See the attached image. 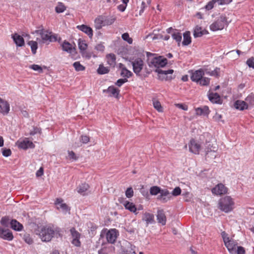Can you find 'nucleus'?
<instances>
[{
    "label": "nucleus",
    "mask_w": 254,
    "mask_h": 254,
    "mask_svg": "<svg viewBox=\"0 0 254 254\" xmlns=\"http://www.w3.org/2000/svg\"><path fill=\"white\" fill-rule=\"evenodd\" d=\"M60 230L53 226H40L35 230L36 235H38L43 242H48L56 235L59 234Z\"/></svg>",
    "instance_id": "obj_1"
},
{
    "label": "nucleus",
    "mask_w": 254,
    "mask_h": 254,
    "mask_svg": "<svg viewBox=\"0 0 254 254\" xmlns=\"http://www.w3.org/2000/svg\"><path fill=\"white\" fill-rule=\"evenodd\" d=\"M146 58L147 64H167V58L161 56H158L156 54H152L149 52H146ZM145 56L144 54H140L138 57L131 64H141L144 62Z\"/></svg>",
    "instance_id": "obj_2"
},
{
    "label": "nucleus",
    "mask_w": 254,
    "mask_h": 254,
    "mask_svg": "<svg viewBox=\"0 0 254 254\" xmlns=\"http://www.w3.org/2000/svg\"><path fill=\"white\" fill-rule=\"evenodd\" d=\"M218 208L221 211L229 213L235 208V201L230 196H225L221 198L218 201Z\"/></svg>",
    "instance_id": "obj_3"
},
{
    "label": "nucleus",
    "mask_w": 254,
    "mask_h": 254,
    "mask_svg": "<svg viewBox=\"0 0 254 254\" xmlns=\"http://www.w3.org/2000/svg\"><path fill=\"white\" fill-rule=\"evenodd\" d=\"M116 20L114 16L98 15L94 20V26L96 29H101L103 27L113 24Z\"/></svg>",
    "instance_id": "obj_4"
},
{
    "label": "nucleus",
    "mask_w": 254,
    "mask_h": 254,
    "mask_svg": "<svg viewBox=\"0 0 254 254\" xmlns=\"http://www.w3.org/2000/svg\"><path fill=\"white\" fill-rule=\"evenodd\" d=\"M149 65H151V64ZM153 65L156 67L155 72L158 73L160 80H170L173 79L171 74L174 72V70L171 69H165L166 64H151V65Z\"/></svg>",
    "instance_id": "obj_5"
},
{
    "label": "nucleus",
    "mask_w": 254,
    "mask_h": 254,
    "mask_svg": "<svg viewBox=\"0 0 254 254\" xmlns=\"http://www.w3.org/2000/svg\"><path fill=\"white\" fill-rule=\"evenodd\" d=\"M221 236L223 238L224 245L229 252L232 254H236V246L238 245L237 242L232 239H230L228 236V234L224 231L221 233Z\"/></svg>",
    "instance_id": "obj_6"
},
{
    "label": "nucleus",
    "mask_w": 254,
    "mask_h": 254,
    "mask_svg": "<svg viewBox=\"0 0 254 254\" xmlns=\"http://www.w3.org/2000/svg\"><path fill=\"white\" fill-rule=\"evenodd\" d=\"M227 24V18L224 14H222L210 25V29L213 31L221 30Z\"/></svg>",
    "instance_id": "obj_7"
},
{
    "label": "nucleus",
    "mask_w": 254,
    "mask_h": 254,
    "mask_svg": "<svg viewBox=\"0 0 254 254\" xmlns=\"http://www.w3.org/2000/svg\"><path fill=\"white\" fill-rule=\"evenodd\" d=\"M16 145L18 148L24 150L35 147L34 143L28 138H24L23 139L18 140L16 142Z\"/></svg>",
    "instance_id": "obj_8"
},
{
    "label": "nucleus",
    "mask_w": 254,
    "mask_h": 254,
    "mask_svg": "<svg viewBox=\"0 0 254 254\" xmlns=\"http://www.w3.org/2000/svg\"><path fill=\"white\" fill-rule=\"evenodd\" d=\"M122 251L123 254H136L135 247L129 242L124 241L121 244Z\"/></svg>",
    "instance_id": "obj_9"
},
{
    "label": "nucleus",
    "mask_w": 254,
    "mask_h": 254,
    "mask_svg": "<svg viewBox=\"0 0 254 254\" xmlns=\"http://www.w3.org/2000/svg\"><path fill=\"white\" fill-rule=\"evenodd\" d=\"M34 33H36L41 36L42 42L45 43L47 41L52 42L53 36L51 32L48 31L45 29H40L36 30Z\"/></svg>",
    "instance_id": "obj_10"
},
{
    "label": "nucleus",
    "mask_w": 254,
    "mask_h": 254,
    "mask_svg": "<svg viewBox=\"0 0 254 254\" xmlns=\"http://www.w3.org/2000/svg\"><path fill=\"white\" fill-rule=\"evenodd\" d=\"M211 191L215 195H222L227 193V188L223 184L220 183L214 187Z\"/></svg>",
    "instance_id": "obj_11"
},
{
    "label": "nucleus",
    "mask_w": 254,
    "mask_h": 254,
    "mask_svg": "<svg viewBox=\"0 0 254 254\" xmlns=\"http://www.w3.org/2000/svg\"><path fill=\"white\" fill-rule=\"evenodd\" d=\"M189 147L190 151L195 154H198L201 148L200 145L194 139L190 140Z\"/></svg>",
    "instance_id": "obj_12"
},
{
    "label": "nucleus",
    "mask_w": 254,
    "mask_h": 254,
    "mask_svg": "<svg viewBox=\"0 0 254 254\" xmlns=\"http://www.w3.org/2000/svg\"><path fill=\"white\" fill-rule=\"evenodd\" d=\"M118 231L115 229H112L109 230L106 233V239L107 241L111 243H114L118 236Z\"/></svg>",
    "instance_id": "obj_13"
},
{
    "label": "nucleus",
    "mask_w": 254,
    "mask_h": 254,
    "mask_svg": "<svg viewBox=\"0 0 254 254\" xmlns=\"http://www.w3.org/2000/svg\"><path fill=\"white\" fill-rule=\"evenodd\" d=\"M171 198V194L166 189L162 190L157 197V199L163 203L167 202Z\"/></svg>",
    "instance_id": "obj_14"
},
{
    "label": "nucleus",
    "mask_w": 254,
    "mask_h": 254,
    "mask_svg": "<svg viewBox=\"0 0 254 254\" xmlns=\"http://www.w3.org/2000/svg\"><path fill=\"white\" fill-rule=\"evenodd\" d=\"M0 237L7 241H11L13 238L12 234L9 230L5 229L1 227H0Z\"/></svg>",
    "instance_id": "obj_15"
},
{
    "label": "nucleus",
    "mask_w": 254,
    "mask_h": 254,
    "mask_svg": "<svg viewBox=\"0 0 254 254\" xmlns=\"http://www.w3.org/2000/svg\"><path fill=\"white\" fill-rule=\"evenodd\" d=\"M55 205L58 210L64 213H66L69 210L67 205L64 202V200L61 198L57 199Z\"/></svg>",
    "instance_id": "obj_16"
},
{
    "label": "nucleus",
    "mask_w": 254,
    "mask_h": 254,
    "mask_svg": "<svg viewBox=\"0 0 254 254\" xmlns=\"http://www.w3.org/2000/svg\"><path fill=\"white\" fill-rule=\"evenodd\" d=\"M62 46L64 51L67 52L72 55H74L76 54V49L74 46L69 42L64 41L63 42Z\"/></svg>",
    "instance_id": "obj_17"
},
{
    "label": "nucleus",
    "mask_w": 254,
    "mask_h": 254,
    "mask_svg": "<svg viewBox=\"0 0 254 254\" xmlns=\"http://www.w3.org/2000/svg\"><path fill=\"white\" fill-rule=\"evenodd\" d=\"M9 111V104L6 101L0 98V113L5 115L8 113Z\"/></svg>",
    "instance_id": "obj_18"
},
{
    "label": "nucleus",
    "mask_w": 254,
    "mask_h": 254,
    "mask_svg": "<svg viewBox=\"0 0 254 254\" xmlns=\"http://www.w3.org/2000/svg\"><path fill=\"white\" fill-rule=\"evenodd\" d=\"M205 72V69H200L199 70H195L194 72L192 73V75L190 77L191 79L193 81L198 82V81L202 77Z\"/></svg>",
    "instance_id": "obj_19"
},
{
    "label": "nucleus",
    "mask_w": 254,
    "mask_h": 254,
    "mask_svg": "<svg viewBox=\"0 0 254 254\" xmlns=\"http://www.w3.org/2000/svg\"><path fill=\"white\" fill-rule=\"evenodd\" d=\"M14 43L17 46L21 47L24 45V40L22 36L17 33L12 35Z\"/></svg>",
    "instance_id": "obj_20"
},
{
    "label": "nucleus",
    "mask_w": 254,
    "mask_h": 254,
    "mask_svg": "<svg viewBox=\"0 0 254 254\" xmlns=\"http://www.w3.org/2000/svg\"><path fill=\"white\" fill-rule=\"evenodd\" d=\"M234 107L240 111H243L248 108V105L245 101L242 100H237L234 104Z\"/></svg>",
    "instance_id": "obj_21"
},
{
    "label": "nucleus",
    "mask_w": 254,
    "mask_h": 254,
    "mask_svg": "<svg viewBox=\"0 0 254 254\" xmlns=\"http://www.w3.org/2000/svg\"><path fill=\"white\" fill-rule=\"evenodd\" d=\"M157 219L158 223H161L162 225L166 224V217L163 210H160L158 211Z\"/></svg>",
    "instance_id": "obj_22"
},
{
    "label": "nucleus",
    "mask_w": 254,
    "mask_h": 254,
    "mask_svg": "<svg viewBox=\"0 0 254 254\" xmlns=\"http://www.w3.org/2000/svg\"><path fill=\"white\" fill-rule=\"evenodd\" d=\"M142 220L146 222L147 226L149 224L153 223L154 222V215L152 214L145 212L143 215Z\"/></svg>",
    "instance_id": "obj_23"
},
{
    "label": "nucleus",
    "mask_w": 254,
    "mask_h": 254,
    "mask_svg": "<svg viewBox=\"0 0 254 254\" xmlns=\"http://www.w3.org/2000/svg\"><path fill=\"white\" fill-rule=\"evenodd\" d=\"M78 29L82 32H84L86 34H87L89 37H92L93 36V31L91 28L89 26H87L85 25H81L77 26Z\"/></svg>",
    "instance_id": "obj_24"
},
{
    "label": "nucleus",
    "mask_w": 254,
    "mask_h": 254,
    "mask_svg": "<svg viewBox=\"0 0 254 254\" xmlns=\"http://www.w3.org/2000/svg\"><path fill=\"white\" fill-rule=\"evenodd\" d=\"M205 72L211 76L218 77L219 76L221 70L219 67H216L213 69L205 68Z\"/></svg>",
    "instance_id": "obj_25"
},
{
    "label": "nucleus",
    "mask_w": 254,
    "mask_h": 254,
    "mask_svg": "<svg viewBox=\"0 0 254 254\" xmlns=\"http://www.w3.org/2000/svg\"><path fill=\"white\" fill-rule=\"evenodd\" d=\"M207 33V32L206 30H202L201 27L198 26H196L194 29L193 36L195 38L199 37Z\"/></svg>",
    "instance_id": "obj_26"
},
{
    "label": "nucleus",
    "mask_w": 254,
    "mask_h": 254,
    "mask_svg": "<svg viewBox=\"0 0 254 254\" xmlns=\"http://www.w3.org/2000/svg\"><path fill=\"white\" fill-rule=\"evenodd\" d=\"M124 206L126 209L128 210L131 212L135 213L136 211L135 205L132 202L126 201L124 203Z\"/></svg>",
    "instance_id": "obj_27"
},
{
    "label": "nucleus",
    "mask_w": 254,
    "mask_h": 254,
    "mask_svg": "<svg viewBox=\"0 0 254 254\" xmlns=\"http://www.w3.org/2000/svg\"><path fill=\"white\" fill-rule=\"evenodd\" d=\"M11 227L16 231H21L23 229V226L16 220H12L10 222Z\"/></svg>",
    "instance_id": "obj_28"
},
{
    "label": "nucleus",
    "mask_w": 254,
    "mask_h": 254,
    "mask_svg": "<svg viewBox=\"0 0 254 254\" xmlns=\"http://www.w3.org/2000/svg\"><path fill=\"white\" fill-rule=\"evenodd\" d=\"M209 100L212 103H217L220 100V97L218 94L216 93H211L208 95Z\"/></svg>",
    "instance_id": "obj_29"
},
{
    "label": "nucleus",
    "mask_w": 254,
    "mask_h": 254,
    "mask_svg": "<svg viewBox=\"0 0 254 254\" xmlns=\"http://www.w3.org/2000/svg\"><path fill=\"white\" fill-rule=\"evenodd\" d=\"M103 92H107L110 94V96L117 97L119 93V90L116 89L114 86H110L107 90H104Z\"/></svg>",
    "instance_id": "obj_30"
},
{
    "label": "nucleus",
    "mask_w": 254,
    "mask_h": 254,
    "mask_svg": "<svg viewBox=\"0 0 254 254\" xmlns=\"http://www.w3.org/2000/svg\"><path fill=\"white\" fill-rule=\"evenodd\" d=\"M29 68L37 71L38 73H41L43 71V70L48 69V67L45 65L41 66L39 64H31L29 66Z\"/></svg>",
    "instance_id": "obj_31"
},
{
    "label": "nucleus",
    "mask_w": 254,
    "mask_h": 254,
    "mask_svg": "<svg viewBox=\"0 0 254 254\" xmlns=\"http://www.w3.org/2000/svg\"><path fill=\"white\" fill-rule=\"evenodd\" d=\"M123 64H121L120 67L121 68V75L123 77L129 78L132 75V73L127 68L122 66Z\"/></svg>",
    "instance_id": "obj_32"
},
{
    "label": "nucleus",
    "mask_w": 254,
    "mask_h": 254,
    "mask_svg": "<svg viewBox=\"0 0 254 254\" xmlns=\"http://www.w3.org/2000/svg\"><path fill=\"white\" fill-rule=\"evenodd\" d=\"M184 40L182 42L183 45L187 46L191 43V37L190 36V32L189 31L186 32L184 33Z\"/></svg>",
    "instance_id": "obj_33"
},
{
    "label": "nucleus",
    "mask_w": 254,
    "mask_h": 254,
    "mask_svg": "<svg viewBox=\"0 0 254 254\" xmlns=\"http://www.w3.org/2000/svg\"><path fill=\"white\" fill-rule=\"evenodd\" d=\"M78 48L80 50V52L82 53L83 51H86L87 48V44L83 40L79 39L78 41Z\"/></svg>",
    "instance_id": "obj_34"
},
{
    "label": "nucleus",
    "mask_w": 254,
    "mask_h": 254,
    "mask_svg": "<svg viewBox=\"0 0 254 254\" xmlns=\"http://www.w3.org/2000/svg\"><path fill=\"white\" fill-rule=\"evenodd\" d=\"M172 37L178 43V45H180V43L182 40L181 33L179 32L177 30H175V31L172 33Z\"/></svg>",
    "instance_id": "obj_35"
},
{
    "label": "nucleus",
    "mask_w": 254,
    "mask_h": 254,
    "mask_svg": "<svg viewBox=\"0 0 254 254\" xmlns=\"http://www.w3.org/2000/svg\"><path fill=\"white\" fill-rule=\"evenodd\" d=\"M89 186L87 184H82L77 188V191L80 193H82L87 191Z\"/></svg>",
    "instance_id": "obj_36"
},
{
    "label": "nucleus",
    "mask_w": 254,
    "mask_h": 254,
    "mask_svg": "<svg viewBox=\"0 0 254 254\" xmlns=\"http://www.w3.org/2000/svg\"><path fill=\"white\" fill-rule=\"evenodd\" d=\"M109 68L107 67H105L103 64H100L99 68L97 69V72L99 74H103L108 73Z\"/></svg>",
    "instance_id": "obj_37"
},
{
    "label": "nucleus",
    "mask_w": 254,
    "mask_h": 254,
    "mask_svg": "<svg viewBox=\"0 0 254 254\" xmlns=\"http://www.w3.org/2000/svg\"><path fill=\"white\" fill-rule=\"evenodd\" d=\"M153 107H154V108L155 109H156L158 112H163V108H162L160 102H159L157 100L153 99Z\"/></svg>",
    "instance_id": "obj_38"
},
{
    "label": "nucleus",
    "mask_w": 254,
    "mask_h": 254,
    "mask_svg": "<svg viewBox=\"0 0 254 254\" xmlns=\"http://www.w3.org/2000/svg\"><path fill=\"white\" fill-rule=\"evenodd\" d=\"M161 189L157 186H154L150 188V193L151 195H156L158 194H160Z\"/></svg>",
    "instance_id": "obj_39"
},
{
    "label": "nucleus",
    "mask_w": 254,
    "mask_h": 254,
    "mask_svg": "<svg viewBox=\"0 0 254 254\" xmlns=\"http://www.w3.org/2000/svg\"><path fill=\"white\" fill-rule=\"evenodd\" d=\"M28 44L30 46L32 53L35 54L36 53L38 47L37 42L34 41H30L28 43Z\"/></svg>",
    "instance_id": "obj_40"
},
{
    "label": "nucleus",
    "mask_w": 254,
    "mask_h": 254,
    "mask_svg": "<svg viewBox=\"0 0 254 254\" xmlns=\"http://www.w3.org/2000/svg\"><path fill=\"white\" fill-rule=\"evenodd\" d=\"M66 8L62 2H58L57 6L55 8L56 11L57 13L63 12Z\"/></svg>",
    "instance_id": "obj_41"
},
{
    "label": "nucleus",
    "mask_w": 254,
    "mask_h": 254,
    "mask_svg": "<svg viewBox=\"0 0 254 254\" xmlns=\"http://www.w3.org/2000/svg\"><path fill=\"white\" fill-rule=\"evenodd\" d=\"M106 60L108 64H113L116 61V56L113 54H109L106 56Z\"/></svg>",
    "instance_id": "obj_42"
},
{
    "label": "nucleus",
    "mask_w": 254,
    "mask_h": 254,
    "mask_svg": "<svg viewBox=\"0 0 254 254\" xmlns=\"http://www.w3.org/2000/svg\"><path fill=\"white\" fill-rule=\"evenodd\" d=\"M23 239L29 245H31L33 243V240L29 234L25 233L23 235Z\"/></svg>",
    "instance_id": "obj_43"
},
{
    "label": "nucleus",
    "mask_w": 254,
    "mask_h": 254,
    "mask_svg": "<svg viewBox=\"0 0 254 254\" xmlns=\"http://www.w3.org/2000/svg\"><path fill=\"white\" fill-rule=\"evenodd\" d=\"M210 82V79L208 77H202L200 80L198 81L199 84L202 86L208 85Z\"/></svg>",
    "instance_id": "obj_44"
},
{
    "label": "nucleus",
    "mask_w": 254,
    "mask_h": 254,
    "mask_svg": "<svg viewBox=\"0 0 254 254\" xmlns=\"http://www.w3.org/2000/svg\"><path fill=\"white\" fill-rule=\"evenodd\" d=\"M89 141V138L88 136L86 135L81 136V139H80V142L78 143L75 146L79 147L81 146L82 143H87Z\"/></svg>",
    "instance_id": "obj_45"
},
{
    "label": "nucleus",
    "mask_w": 254,
    "mask_h": 254,
    "mask_svg": "<svg viewBox=\"0 0 254 254\" xmlns=\"http://www.w3.org/2000/svg\"><path fill=\"white\" fill-rule=\"evenodd\" d=\"M245 102L248 105V104L250 105H254V95L251 94L249 95L245 99Z\"/></svg>",
    "instance_id": "obj_46"
},
{
    "label": "nucleus",
    "mask_w": 254,
    "mask_h": 254,
    "mask_svg": "<svg viewBox=\"0 0 254 254\" xmlns=\"http://www.w3.org/2000/svg\"><path fill=\"white\" fill-rule=\"evenodd\" d=\"M216 156V153L214 151H207L206 152V157L210 159H214Z\"/></svg>",
    "instance_id": "obj_47"
},
{
    "label": "nucleus",
    "mask_w": 254,
    "mask_h": 254,
    "mask_svg": "<svg viewBox=\"0 0 254 254\" xmlns=\"http://www.w3.org/2000/svg\"><path fill=\"white\" fill-rule=\"evenodd\" d=\"M122 37L123 39L127 41L128 44H131L132 43V39L129 37V34L127 33H124Z\"/></svg>",
    "instance_id": "obj_48"
},
{
    "label": "nucleus",
    "mask_w": 254,
    "mask_h": 254,
    "mask_svg": "<svg viewBox=\"0 0 254 254\" xmlns=\"http://www.w3.org/2000/svg\"><path fill=\"white\" fill-rule=\"evenodd\" d=\"M216 3H217L216 0H211L205 5V8L207 10H209L213 8L214 5Z\"/></svg>",
    "instance_id": "obj_49"
},
{
    "label": "nucleus",
    "mask_w": 254,
    "mask_h": 254,
    "mask_svg": "<svg viewBox=\"0 0 254 254\" xmlns=\"http://www.w3.org/2000/svg\"><path fill=\"white\" fill-rule=\"evenodd\" d=\"M132 65L133 66V71L136 74L139 73L143 67H142L143 64H132Z\"/></svg>",
    "instance_id": "obj_50"
},
{
    "label": "nucleus",
    "mask_w": 254,
    "mask_h": 254,
    "mask_svg": "<svg viewBox=\"0 0 254 254\" xmlns=\"http://www.w3.org/2000/svg\"><path fill=\"white\" fill-rule=\"evenodd\" d=\"M70 232L73 239H79L80 237V234L77 232L74 228H72L70 229Z\"/></svg>",
    "instance_id": "obj_51"
},
{
    "label": "nucleus",
    "mask_w": 254,
    "mask_h": 254,
    "mask_svg": "<svg viewBox=\"0 0 254 254\" xmlns=\"http://www.w3.org/2000/svg\"><path fill=\"white\" fill-rule=\"evenodd\" d=\"M133 195V190L132 188L130 187L127 189L126 191V196L127 198H130Z\"/></svg>",
    "instance_id": "obj_52"
},
{
    "label": "nucleus",
    "mask_w": 254,
    "mask_h": 254,
    "mask_svg": "<svg viewBox=\"0 0 254 254\" xmlns=\"http://www.w3.org/2000/svg\"><path fill=\"white\" fill-rule=\"evenodd\" d=\"M181 189L180 187H176L172 192V195L176 196L180 195L181 193Z\"/></svg>",
    "instance_id": "obj_53"
},
{
    "label": "nucleus",
    "mask_w": 254,
    "mask_h": 254,
    "mask_svg": "<svg viewBox=\"0 0 254 254\" xmlns=\"http://www.w3.org/2000/svg\"><path fill=\"white\" fill-rule=\"evenodd\" d=\"M19 110L20 111L22 115L25 117H27L28 116V112L25 110V107L24 106H19L18 107Z\"/></svg>",
    "instance_id": "obj_54"
},
{
    "label": "nucleus",
    "mask_w": 254,
    "mask_h": 254,
    "mask_svg": "<svg viewBox=\"0 0 254 254\" xmlns=\"http://www.w3.org/2000/svg\"><path fill=\"white\" fill-rule=\"evenodd\" d=\"M233 0H216L217 3L218 5L228 4L232 1Z\"/></svg>",
    "instance_id": "obj_55"
},
{
    "label": "nucleus",
    "mask_w": 254,
    "mask_h": 254,
    "mask_svg": "<svg viewBox=\"0 0 254 254\" xmlns=\"http://www.w3.org/2000/svg\"><path fill=\"white\" fill-rule=\"evenodd\" d=\"M127 81V79L126 78L123 79H119L116 82V85L119 87H121L124 83Z\"/></svg>",
    "instance_id": "obj_56"
},
{
    "label": "nucleus",
    "mask_w": 254,
    "mask_h": 254,
    "mask_svg": "<svg viewBox=\"0 0 254 254\" xmlns=\"http://www.w3.org/2000/svg\"><path fill=\"white\" fill-rule=\"evenodd\" d=\"M147 6V5L145 1H142L141 2V5L140 7V9L139 10V15H141L142 13L144 12L145 8Z\"/></svg>",
    "instance_id": "obj_57"
},
{
    "label": "nucleus",
    "mask_w": 254,
    "mask_h": 254,
    "mask_svg": "<svg viewBox=\"0 0 254 254\" xmlns=\"http://www.w3.org/2000/svg\"><path fill=\"white\" fill-rule=\"evenodd\" d=\"M68 158L70 160L72 159L75 160L77 159V157L75 154V153L73 151H68Z\"/></svg>",
    "instance_id": "obj_58"
},
{
    "label": "nucleus",
    "mask_w": 254,
    "mask_h": 254,
    "mask_svg": "<svg viewBox=\"0 0 254 254\" xmlns=\"http://www.w3.org/2000/svg\"><path fill=\"white\" fill-rule=\"evenodd\" d=\"M8 221L9 220L7 218L2 217L0 220V223L2 225L7 227L8 226Z\"/></svg>",
    "instance_id": "obj_59"
},
{
    "label": "nucleus",
    "mask_w": 254,
    "mask_h": 254,
    "mask_svg": "<svg viewBox=\"0 0 254 254\" xmlns=\"http://www.w3.org/2000/svg\"><path fill=\"white\" fill-rule=\"evenodd\" d=\"M73 67L77 71L83 70L85 67L82 64H73Z\"/></svg>",
    "instance_id": "obj_60"
},
{
    "label": "nucleus",
    "mask_w": 254,
    "mask_h": 254,
    "mask_svg": "<svg viewBox=\"0 0 254 254\" xmlns=\"http://www.w3.org/2000/svg\"><path fill=\"white\" fill-rule=\"evenodd\" d=\"M81 53L83 57H84L86 59H89L92 56V54L88 51H83Z\"/></svg>",
    "instance_id": "obj_61"
},
{
    "label": "nucleus",
    "mask_w": 254,
    "mask_h": 254,
    "mask_svg": "<svg viewBox=\"0 0 254 254\" xmlns=\"http://www.w3.org/2000/svg\"><path fill=\"white\" fill-rule=\"evenodd\" d=\"M237 254H245V250L244 248L241 246L237 247L236 249V253Z\"/></svg>",
    "instance_id": "obj_62"
},
{
    "label": "nucleus",
    "mask_w": 254,
    "mask_h": 254,
    "mask_svg": "<svg viewBox=\"0 0 254 254\" xmlns=\"http://www.w3.org/2000/svg\"><path fill=\"white\" fill-rule=\"evenodd\" d=\"M11 154V151L9 149H4L2 151V155L5 157L9 156Z\"/></svg>",
    "instance_id": "obj_63"
},
{
    "label": "nucleus",
    "mask_w": 254,
    "mask_h": 254,
    "mask_svg": "<svg viewBox=\"0 0 254 254\" xmlns=\"http://www.w3.org/2000/svg\"><path fill=\"white\" fill-rule=\"evenodd\" d=\"M222 119V116L220 114H218V113H216L215 115L213 116V119L217 122H220L223 121L221 120Z\"/></svg>",
    "instance_id": "obj_64"
}]
</instances>
